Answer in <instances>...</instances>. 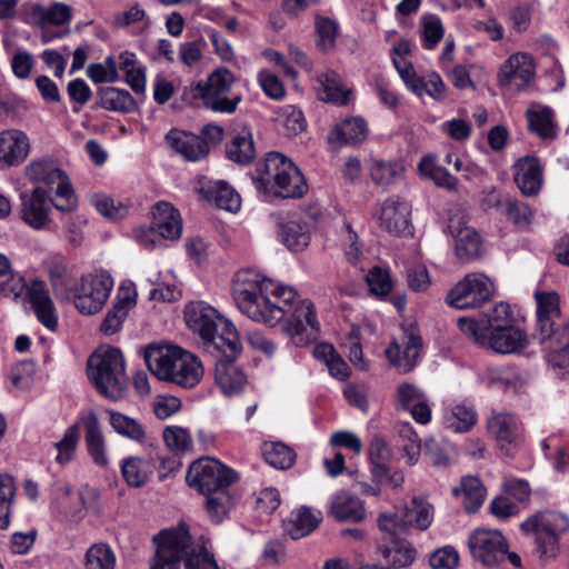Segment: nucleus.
<instances>
[{"label": "nucleus", "mask_w": 569, "mask_h": 569, "mask_svg": "<svg viewBox=\"0 0 569 569\" xmlns=\"http://www.w3.org/2000/svg\"><path fill=\"white\" fill-rule=\"evenodd\" d=\"M27 299L39 322L54 331L58 328V313L44 282L32 281L27 288Z\"/></svg>", "instance_id": "nucleus-24"}, {"label": "nucleus", "mask_w": 569, "mask_h": 569, "mask_svg": "<svg viewBox=\"0 0 569 569\" xmlns=\"http://www.w3.org/2000/svg\"><path fill=\"white\" fill-rule=\"evenodd\" d=\"M79 438L80 428L78 423H74L66 430L62 439L54 443L58 450L57 462L64 465L72 460Z\"/></svg>", "instance_id": "nucleus-57"}, {"label": "nucleus", "mask_w": 569, "mask_h": 569, "mask_svg": "<svg viewBox=\"0 0 569 569\" xmlns=\"http://www.w3.org/2000/svg\"><path fill=\"white\" fill-rule=\"evenodd\" d=\"M227 156L233 162L240 164L250 163L256 157L251 133L247 130L237 133L227 146Z\"/></svg>", "instance_id": "nucleus-45"}, {"label": "nucleus", "mask_w": 569, "mask_h": 569, "mask_svg": "<svg viewBox=\"0 0 569 569\" xmlns=\"http://www.w3.org/2000/svg\"><path fill=\"white\" fill-rule=\"evenodd\" d=\"M487 430L506 455L522 441L523 425L517 415L509 411L492 410L487 418Z\"/></svg>", "instance_id": "nucleus-15"}, {"label": "nucleus", "mask_w": 569, "mask_h": 569, "mask_svg": "<svg viewBox=\"0 0 569 569\" xmlns=\"http://www.w3.org/2000/svg\"><path fill=\"white\" fill-rule=\"evenodd\" d=\"M527 119L529 130L541 139H552L556 137L555 124L552 121V111L549 108L538 110H528Z\"/></svg>", "instance_id": "nucleus-49"}, {"label": "nucleus", "mask_w": 569, "mask_h": 569, "mask_svg": "<svg viewBox=\"0 0 569 569\" xmlns=\"http://www.w3.org/2000/svg\"><path fill=\"white\" fill-rule=\"evenodd\" d=\"M278 234L282 243L292 251L303 250L310 241L308 226L298 221L281 223Z\"/></svg>", "instance_id": "nucleus-43"}, {"label": "nucleus", "mask_w": 569, "mask_h": 569, "mask_svg": "<svg viewBox=\"0 0 569 569\" xmlns=\"http://www.w3.org/2000/svg\"><path fill=\"white\" fill-rule=\"evenodd\" d=\"M97 106L109 111L131 113L138 109L137 101L124 89L114 87L99 88L97 91Z\"/></svg>", "instance_id": "nucleus-35"}, {"label": "nucleus", "mask_w": 569, "mask_h": 569, "mask_svg": "<svg viewBox=\"0 0 569 569\" xmlns=\"http://www.w3.org/2000/svg\"><path fill=\"white\" fill-rule=\"evenodd\" d=\"M157 545L154 561L150 569H178V563L186 558V569H219L214 559L207 552L193 553L188 528L161 530L153 537Z\"/></svg>", "instance_id": "nucleus-4"}, {"label": "nucleus", "mask_w": 569, "mask_h": 569, "mask_svg": "<svg viewBox=\"0 0 569 569\" xmlns=\"http://www.w3.org/2000/svg\"><path fill=\"white\" fill-rule=\"evenodd\" d=\"M166 141L172 150L189 161H198L209 153L208 143L191 132L172 129L166 134Z\"/></svg>", "instance_id": "nucleus-26"}, {"label": "nucleus", "mask_w": 569, "mask_h": 569, "mask_svg": "<svg viewBox=\"0 0 569 569\" xmlns=\"http://www.w3.org/2000/svg\"><path fill=\"white\" fill-rule=\"evenodd\" d=\"M153 229L168 240H177L181 236L182 222L180 213L171 203L160 201L154 204L153 210Z\"/></svg>", "instance_id": "nucleus-29"}, {"label": "nucleus", "mask_w": 569, "mask_h": 569, "mask_svg": "<svg viewBox=\"0 0 569 569\" xmlns=\"http://www.w3.org/2000/svg\"><path fill=\"white\" fill-rule=\"evenodd\" d=\"M30 18L40 27L63 26L71 21L72 8L63 2H52L48 7L34 3L30 9Z\"/></svg>", "instance_id": "nucleus-37"}, {"label": "nucleus", "mask_w": 569, "mask_h": 569, "mask_svg": "<svg viewBox=\"0 0 569 569\" xmlns=\"http://www.w3.org/2000/svg\"><path fill=\"white\" fill-rule=\"evenodd\" d=\"M112 429L120 436L140 445H151L144 426L137 419L114 410H107Z\"/></svg>", "instance_id": "nucleus-38"}, {"label": "nucleus", "mask_w": 569, "mask_h": 569, "mask_svg": "<svg viewBox=\"0 0 569 569\" xmlns=\"http://www.w3.org/2000/svg\"><path fill=\"white\" fill-rule=\"evenodd\" d=\"M540 345L548 352V363L553 370H559V373H565L569 370V321L550 337L540 338Z\"/></svg>", "instance_id": "nucleus-25"}, {"label": "nucleus", "mask_w": 569, "mask_h": 569, "mask_svg": "<svg viewBox=\"0 0 569 569\" xmlns=\"http://www.w3.org/2000/svg\"><path fill=\"white\" fill-rule=\"evenodd\" d=\"M501 214L506 216L518 228L528 227L532 218V211L529 206L513 198L503 203V212Z\"/></svg>", "instance_id": "nucleus-60"}, {"label": "nucleus", "mask_w": 569, "mask_h": 569, "mask_svg": "<svg viewBox=\"0 0 569 569\" xmlns=\"http://www.w3.org/2000/svg\"><path fill=\"white\" fill-rule=\"evenodd\" d=\"M144 360L148 369L158 379L186 389L196 387L204 372L197 356L177 346L148 347Z\"/></svg>", "instance_id": "nucleus-2"}, {"label": "nucleus", "mask_w": 569, "mask_h": 569, "mask_svg": "<svg viewBox=\"0 0 569 569\" xmlns=\"http://www.w3.org/2000/svg\"><path fill=\"white\" fill-rule=\"evenodd\" d=\"M317 47L322 51H329L335 48L338 34L337 23L323 17L316 18Z\"/></svg>", "instance_id": "nucleus-58"}, {"label": "nucleus", "mask_w": 569, "mask_h": 569, "mask_svg": "<svg viewBox=\"0 0 569 569\" xmlns=\"http://www.w3.org/2000/svg\"><path fill=\"white\" fill-rule=\"evenodd\" d=\"M24 176L29 181L43 183L48 188L57 184L53 207L58 211L71 212L77 208L78 199L70 178L52 157L32 159L24 167Z\"/></svg>", "instance_id": "nucleus-7"}, {"label": "nucleus", "mask_w": 569, "mask_h": 569, "mask_svg": "<svg viewBox=\"0 0 569 569\" xmlns=\"http://www.w3.org/2000/svg\"><path fill=\"white\" fill-rule=\"evenodd\" d=\"M113 287V280L107 272H96L82 277L74 295L77 309L83 315H94L106 305Z\"/></svg>", "instance_id": "nucleus-13"}, {"label": "nucleus", "mask_w": 569, "mask_h": 569, "mask_svg": "<svg viewBox=\"0 0 569 569\" xmlns=\"http://www.w3.org/2000/svg\"><path fill=\"white\" fill-rule=\"evenodd\" d=\"M329 515L339 522H360L366 518V510L359 498L340 492L332 498Z\"/></svg>", "instance_id": "nucleus-32"}, {"label": "nucleus", "mask_w": 569, "mask_h": 569, "mask_svg": "<svg viewBox=\"0 0 569 569\" xmlns=\"http://www.w3.org/2000/svg\"><path fill=\"white\" fill-rule=\"evenodd\" d=\"M256 187L281 198H300L307 183L299 168L280 152H269L257 168Z\"/></svg>", "instance_id": "nucleus-5"}, {"label": "nucleus", "mask_w": 569, "mask_h": 569, "mask_svg": "<svg viewBox=\"0 0 569 569\" xmlns=\"http://www.w3.org/2000/svg\"><path fill=\"white\" fill-rule=\"evenodd\" d=\"M367 124L361 118H349L336 124L329 136L330 144L340 147L363 141L367 138Z\"/></svg>", "instance_id": "nucleus-34"}, {"label": "nucleus", "mask_w": 569, "mask_h": 569, "mask_svg": "<svg viewBox=\"0 0 569 569\" xmlns=\"http://www.w3.org/2000/svg\"><path fill=\"white\" fill-rule=\"evenodd\" d=\"M515 182L523 196L539 192L542 184V169L538 158L526 156L515 164Z\"/></svg>", "instance_id": "nucleus-27"}, {"label": "nucleus", "mask_w": 569, "mask_h": 569, "mask_svg": "<svg viewBox=\"0 0 569 569\" xmlns=\"http://www.w3.org/2000/svg\"><path fill=\"white\" fill-rule=\"evenodd\" d=\"M445 422L456 432H468L477 422V413L471 407L456 405L445 415Z\"/></svg>", "instance_id": "nucleus-48"}, {"label": "nucleus", "mask_w": 569, "mask_h": 569, "mask_svg": "<svg viewBox=\"0 0 569 569\" xmlns=\"http://www.w3.org/2000/svg\"><path fill=\"white\" fill-rule=\"evenodd\" d=\"M206 509L212 521L219 523L233 505V498L229 488H223L212 493H207Z\"/></svg>", "instance_id": "nucleus-51"}, {"label": "nucleus", "mask_w": 569, "mask_h": 569, "mask_svg": "<svg viewBox=\"0 0 569 569\" xmlns=\"http://www.w3.org/2000/svg\"><path fill=\"white\" fill-rule=\"evenodd\" d=\"M432 521V507L420 498H413L400 512L381 513L378 527L382 533L405 535L409 529H427Z\"/></svg>", "instance_id": "nucleus-11"}, {"label": "nucleus", "mask_w": 569, "mask_h": 569, "mask_svg": "<svg viewBox=\"0 0 569 569\" xmlns=\"http://www.w3.org/2000/svg\"><path fill=\"white\" fill-rule=\"evenodd\" d=\"M411 206L398 196L386 199L380 210V227L389 233L401 236L410 232Z\"/></svg>", "instance_id": "nucleus-22"}, {"label": "nucleus", "mask_w": 569, "mask_h": 569, "mask_svg": "<svg viewBox=\"0 0 569 569\" xmlns=\"http://www.w3.org/2000/svg\"><path fill=\"white\" fill-rule=\"evenodd\" d=\"M538 339L558 333L567 322L560 321L559 297L556 292H536Z\"/></svg>", "instance_id": "nucleus-21"}, {"label": "nucleus", "mask_w": 569, "mask_h": 569, "mask_svg": "<svg viewBox=\"0 0 569 569\" xmlns=\"http://www.w3.org/2000/svg\"><path fill=\"white\" fill-rule=\"evenodd\" d=\"M450 232L456 239V254L461 261L477 259L482 253V241L478 232L468 226L449 224Z\"/></svg>", "instance_id": "nucleus-30"}, {"label": "nucleus", "mask_w": 569, "mask_h": 569, "mask_svg": "<svg viewBox=\"0 0 569 569\" xmlns=\"http://www.w3.org/2000/svg\"><path fill=\"white\" fill-rule=\"evenodd\" d=\"M30 152L28 136L18 129L0 132V170L20 166Z\"/></svg>", "instance_id": "nucleus-23"}, {"label": "nucleus", "mask_w": 569, "mask_h": 569, "mask_svg": "<svg viewBox=\"0 0 569 569\" xmlns=\"http://www.w3.org/2000/svg\"><path fill=\"white\" fill-rule=\"evenodd\" d=\"M123 479L131 487H141L146 483L149 472V463L138 457L124 459L121 465Z\"/></svg>", "instance_id": "nucleus-54"}, {"label": "nucleus", "mask_w": 569, "mask_h": 569, "mask_svg": "<svg viewBox=\"0 0 569 569\" xmlns=\"http://www.w3.org/2000/svg\"><path fill=\"white\" fill-rule=\"evenodd\" d=\"M432 569H456L459 563V555L455 548L446 546L437 549L429 559Z\"/></svg>", "instance_id": "nucleus-64"}, {"label": "nucleus", "mask_w": 569, "mask_h": 569, "mask_svg": "<svg viewBox=\"0 0 569 569\" xmlns=\"http://www.w3.org/2000/svg\"><path fill=\"white\" fill-rule=\"evenodd\" d=\"M469 546L475 559L486 566H493L505 559L508 545L496 530L478 529L470 537Z\"/></svg>", "instance_id": "nucleus-17"}, {"label": "nucleus", "mask_w": 569, "mask_h": 569, "mask_svg": "<svg viewBox=\"0 0 569 569\" xmlns=\"http://www.w3.org/2000/svg\"><path fill=\"white\" fill-rule=\"evenodd\" d=\"M163 440L168 448L184 452L191 449L192 440L187 429L170 426L163 430Z\"/></svg>", "instance_id": "nucleus-62"}, {"label": "nucleus", "mask_w": 569, "mask_h": 569, "mask_svg": "<svg viewBox=\"0 0 569 569\" xmlns=\"http://www.w3.org/2000/svg\"><path fill=\"white\" fill-rule=\"evenodd\" d=\"M403 333L402 343L393 341L386 349V356L392 366L402 372H408L416 366L420 357L422 339L418 329L413 326L406 328Z\"/></svg>", "instance_id": "nucleus-18"}, {"label": "nucleus", "mask_w": 569, "mask_h": 569, "mask_svg": "<svg viewBox=\"0 0 569 569\" xmlns=\"http://www.w3.org/2000/svg\"><path fill=\"white\" fill-rule=\"evenodd\" d=\"M397 398L417 422L425 425L430 421L431 409L426 395L419 388L408 382L401 383L397 388Z\"/></svg>", "instance_id": "nucleus-28"}, {"label": "nucleus", "mask_w": 569, "mask_h": 569, "mask_svg": "<svg viewBox=\"0 0 569 569\" xmlns=\"http://www.w3.org/2000/svg\"><path fill=\"white\" fill-rule=\"evenodd\" d=\"M20 219L33 230L40 231L49 227L51 222L50 213L56 197L50 198L43 187H36L30 192L20 194Z\"/></svg>", "instance_id": "nucleus-14"}, {"label": "nucleus", "mask_w": 569, "mask_h": 569, "mask_svg": "<svg viewBox=\"0 0 569 569\" xmlns=\"http://www.w3.org/2000/svg\"><path fill=\"white\" fill-rule=\"evenodd\" d=\"M321 518L307 507H301L291 513V518L284 525L286 532L298 540L310 535L320 523Z\"/></svg>", "instance_id": "nucleus-39"}, {"label": "nucleus", "mask_w": 569, "mask_h": 569, "mask_svg": "<svg viewBox=\"0 0 569 569\" xmlns=\"http://www.w3.org/2000/svg\"><path fill=\"white\" fill-rule=\"evenodd\" d=\"M493 296V283L483 273L465 276L447 295L446 302L456 309L479 308Z\"/></svg>", "instance_id": "nucleus-12"}, {"label": "nucleus", "mask_w": 569, "mask_h": 569, "mask_svg": "<svg viewBox=\"0 0 569 569\" xmlns=\"http://www.w3.org/2000/svg\"><path fill=\"white\" fill-rule=\"evenodd\" d=\"M87 569H114L116 555L107 543H94L86 553Z\"/></svg>", "instance_id": "nucleus-53"}, {"label": "nucleus", "mask_w": 569, "mask_h": 569, "mask_svg": "<svg viewBox=\"0 0 569 569\" xmlns=\"http://www.w3.org/2000/svg\"><path fill=\"white\" fill-rule=\"evenodd\" d=\"M482 382L490 388H501L505 391L516 390L519 382V376L509 367L490 366L480 375Z\"/></svg>", "instance_id": "nucleus-46"}, {"label": "nucleus", "mask_w": 569, "mask_h": 569, "mask_svg": "<svg viewBox=\"0 0 569 569\" xmlns=\"http://www.w3.org/2000/svg\"><path fill=\"white\" fill-rule=\"evenodd\" d=\"M418 170L421 177L432 180L440 188L452 191L458 187L457 178L450 174L446 168L438 166L431 156H425L420 160Z\"/></svg>", "instance_id": "nucleus-42"}, {"label": "nucleus", "mask_w": 569, "mask_h": 569, "mask_svg": "<svg viewBox=\"0 0 569 569\" xmlns=\"http://www.w3.org/2000/svg\"><path fill=\"white\" fill-rule=\"evenodd\" d=\"M232 296L239 310L250 319L282 331L296 347L315 341L320 331L312 302L299 300L292 287L278 284L253 269L239 270L232 281Z\"/></svg>", "instance_id": "nucleus-1"}, {"label": "nucleus", "mask_w": 569, "mask_h": 569, "mask_svg": "<svg viewBox=\"0 0 569 569\" xmlns=\"http://www.w3.org/2000/svg\"><path fill=\"white\" fill-rule=\"evenodd\" d=\"M405 172L401 161H386L372 159L370 163V177L376 184L390 186L399 180Z\"/></svg>", "instance_id": "nucleus-44"}, {"label": "nucleus", "mask_w": 569, "mask_h": 569, "mask_svg": "<svg viewBox=\"0 0 569 569\" xmlns=\"http://www.w3.org/2000/svg\"><path fill=\"white\" fill-rule=\"evenodd\" d=\"M242 346L238 340V351L233 357L229 356L227 347L221 348L217 353H209L216 360L214 378L221 392L226 396H233L241 392L246 386L247 378L243 371L234 365L241 353Z\"/></svg>", "instance_id": "nucleus-16"}, {"label": "nucleus", "mask_w": 569, "mask_h": 569, "mask_svg": "<svg viewBox=\"0 0 569 569\" xmlns=\"http://www.w3.org/2000/svg\"><path fill=\"white\" fill-rule=\"evenodd\" d=\"M202 197L216 207L237 211L240 208V197L234 189L224 181H209L199 189Z\"/></svg>", "instance_id": "nucleus-33"}, {"label": "nucleus", "mask_w": 569, "mask_h": 569, "mask_svg": "<svg viewBox=\"0 0 569 569\" xmlns=\"http://www.w3.org/2000/svg\"><path fill=\"white\" fill-rule=\"evenodd\" d=\"M136 303L134 298L130 291L118 296V301L108 311L106 318L101 323V331L106 335H113L118 332L122 326L123 320L127 318L128 310Z\"/></svg>", "instance_id": "nucleus-41"}, {"label": "nucleus", "mask_w": 569, "mask_h": 569, "mask_svg": "<svg viewBox=\"0 0 569 569\" xmlns=\"http://www.w3.org/2000/svg\"><path fill=\"white\" fill-rule=\"evenodd\" d=\"M527 333L511 323H496L488 330L485 346L501 355L517 353L528 346Z\"/></svg>", "instance_id": "nucleus-19"}, {"label": "nucleus", "mask_w": 569, "mask_h": 569, "mask_svg": "<svg viewBox=\"0 0 569 569\" xmlns=\"http://www.w3.org/2000/svg\"><path fill=\"white\" fill-rule=\"evenodd\" d=\"M87 76L94 83H112L118 80L117 61L113 57H107L103 63H91L87 68Z\"/></svg>", "instance_id": "nucleus-59"}, {"label": "nucleus", "mask_w": 569, "mask_h": 569, "mask_svg": "<svg viewBox=\"0 0 569 569\" xmlns=\"http://www.w3.org/2000/svg\"><path fill=\"white\" fill-rule=\"evenodd\" d=\"M233 74L228 69H218L212 72L206 83H197L192 96L200 98L203 104L218 112L232 113L240 102V96L229 98Z\"/></svg>", "instance_id": "nucleus-9"}, {"label": "nucleus", "mask_w": 569, "mask_h": 569, "mask_svg": "<svg viewBox=\"0 0 569 569\" xmlns=\"http://www.w3.org/2000/svg\"><path fill=\"white\" fill-rule=\"evenodd\" d=\"M318 81L322 88V100L339 106L348 102L350 90L342 87L341 79L335 71H327L319 74Z\"/></svg>", "instance_id": "nucleus-47"}, {"label": "nucleus", "mask_w": 569, "mask_h": 569, "mask_svg": "<svg viewBox=\"0 0 569 569\" xmlns=\"http://www.w3.org/2000/svg\"><path fill=\"white\" fill-rule=\"evenodd\" d=\"M370 291L376 296H387L392 289V280L387 270L373 267L366 276Z\"/></svg>", "instance_id": "nucleus-63"}, {"label": "nucleus", "mask_w": 569, "mask_h": 569, "mask_svg": "<svg viewBox=\"0 0 569 569\" xmlns=\"http://www.w3.org/2000/svg\"><path fill=\"white\" fill-rule=\"evenodd\" d=\"M416 86L417 88L410 91L419 97L427 94L436 101H442L447 96V87L437 73H431L426 78L420 77Z\"/></svg>", "instance_id": "nucleus-56"}, {"label": "nucleus", "mask_w": 569, "mask_h": 569, "mask_svg": "<svg viewBox=\"0 0 569 569\" xmlns=\"http://www.w3.org/2000/svg\"><path fill=\"white\" fill-rule=\"evenodd\" d=\"M535 77V63L531 56L522 52L511 54L501 66L499 84L520 90Z\"/></svg>", "instance_id": "nucleus-20"}, {"label": "nucleus", "mask_w": 569, "mask_h": 569, "mask_svg": "<svg viewBox=\"0 0 569 569\" xmlns=\"http://www.w3.org/2000/svg\"><path fill=\"white\" fill-rule=\"evenodd\" d=\"M420 26L423 48L428 50L435 49L445 34L440 18L431 13L423 14L420 18Z\"/></svg>", "instance_id": "nucleus-52"}, {"label": "nucleus", "mask_w": 569, "mask_h": 569, "mask_svg": "<svg viewBox=\"0 0 569 569\" xmlns=\"http://www.w3.org/2000/svg\"><path fill=\"white\" fill-rule=\"evenodd\" d=\"M184 317L188 327L201 338L207 353H217L227 347L229 356L236 355L240 340L238 332L213 307L202 301L192 302L186 308Z\"/></svg>", "instance_id": "nucleus-3"}, {"label": "nucleus", "mask_w": 569, "mask_h": 569, "mask_svg": "<svg viewBox=\"0 0 569 569\" xmlns=\"http://www.w3.org/2000/svg\"><path fill=\"white\" fill-rule=\"evenodd\" d=\"M527 535H535L539 552L555 556L558 549V536L569 529V519L562 513L542 511L529 517L521 523Z\"/></svg>", "instance_id": "nucleus-8"}, {"label": "nucleus", "mask_w": 569, "mask_h": 569, "mask_svg": "<svg viewBox=\"0 0 569 569\" xmlns=\"http://www.w3.org/2000/svg\"><path fill=\"white\" fill-rule=\"evenodd\" d=\"M16 496L13 478L8 473H0V529L6 530L10 526V516Z\"/></svg>", "instance_id": "nucleus-50"}, {"label": "nucleus", "mask_w": 569, "mask_h": 569, "mask_svg": "<svg viewBox=\"0 0 569 569\" xmlns=\"http://www.w3.org/2000/svg\"><path fill=\"white\" fill-rule=\"evenodd\" d=\"M399 437L402 441L401 449L408 459L409 465L418 462L421 451L419 438L410 425H403L399 429Z\"/></svg>", "instance_id": "nucleus-61"}, {"label": "nucleus", "mask_w": 569, "mask_h": 569, "mask_svg": "<svg viewBox=\"0 0 569 569\" xmlns=\"http://www.w3.org/2000/svg\"><path fill=\"white\" fill-rule=\"evenodd\" d=\"M86 430L84 439L88 452L96 465L107 466L106 441L101 431L100 422L94 412H90L83 419Z\"/></svg>", "instance_id": "nucleus-36"}, {"label": "nucleus", "mask_w": 569, "mask_h": 569, "mask_svg": "<svg viewBox=\"0 0 569 569\" xmlns=\"http://www.w3.org/2000/svg\"><path fill=\"white\" fill-rule=\"evenodd\" d=\"M186 480L190 487L207 495L229 488L237 480V473L220 461L207 457L190 465Z\"/></svg>", "instance_id": "nucleus-10"}, {"label": "nucleus", "mask_w": 569, "mask_h": 569, "mask_svg": "<svg viewBox=\"0 0 569 569\" xmlns=\"http://www.w3.org/2000/svg\"><path fill=\"white\" fill-rule=\"evenodd\" d=\"M88 377L104 398L118 401L127 389L124 359L117 348L96 351L88 360Z\"/></svg>", "instance_id": "nucleus-6"}, {"label": "nucleus", "mask_w": 569, "mask_h": 569, "mask_svg": "<svg viewBox=\"0 0 569 569\" xmlns=\"http://www.w3.org/2000/svg\"><path fill=\"white\" fill-rule=\"evenodd\" d=\"M455 496H462V502L467 512H476L483 503L486 489L481 481L476 477H466L461 481V487L452 489Z\"/></svg>", "instance_id": "nucleus-40"}, {"label": "nucleus", "mask_w": 569, "mask_h": 569, "mask_svg": "<svg viewBox=\"0 0 569 569\" xmlns=\"http://www.w3.org/2000/svg\"><path fill=\"white\" fill-rule=\"evenodd\" d=\"M401 536L402 533H382L383 545L380 547L383 558L400 568L411 565L416 558L415 548Z\"/></svg>", "instance_id": "nucleus-31"}, {"label": "nucleus", "mask_w": 569, "mask_h": 569, "mask_svg": "<svg viewBox=\"0 0 569 569\" xmlns=\"http://www.w3.org/2000/svg\"><path fill=\"white\" fill-rule=\"evenodd\" d=\"M266 461L277 469H289L295 462V452L282 442L266 445L263 449Z\"/></svg>", "instance_id": "nucleus-55"}]
</instances>
